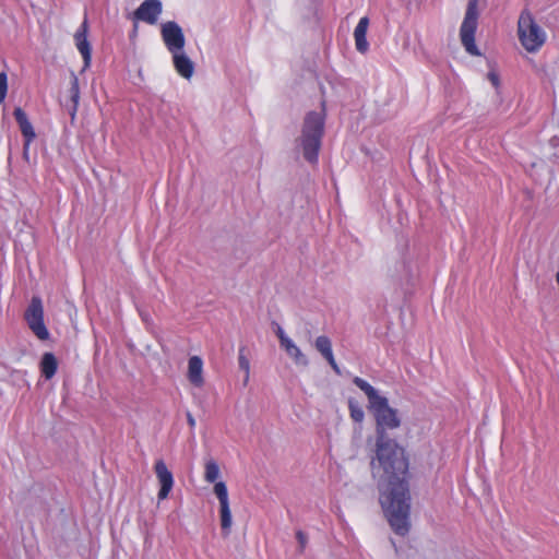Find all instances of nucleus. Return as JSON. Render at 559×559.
<instances>
[{
	"instance_id": "obj_15",
	"label": "nucleus",
	"mask_w": 559,
	"mask_h": 559,
	"mask_svg": "<svg viewBox=\"0 0 559 559\" xmlns=\"http://www.w3.org/2000/svg\"><path fill=\"white\" fill-rule=\"evenodd\" d=\"M189 382L201 388L204 384L203 378V361L199 356H192L188 361V373H187Z\"/></svg>"
},
{
	"instance_id": "obj_16",
	"label": "nucleus",
	"mask_w": 559,
	"mask_h": 559,
	"mask_svg": "<svg viewBox=\"0 0 559 559\" xmlns=\"http://www.w3.org/2000/svg\"><path fill=\"white\" fill-rule=\"evenodd\" d=\"M171 56L177 73L185 79H190L194 72V64L191 59L182 50L171 53Z\"/></svg>"
},
{
	"instance_id": "obj_18",
	"label": "nucleus",
	"mask_w": 559,
	"mask_h": 559,
	"mask_svg": "<svg viewBox=\"0 0 559 559\" xmlns=\"http://www.w3.org/2000/svg\"><path fill=\"white\" fill-rule=\"evenodd\" d=\"M40 372L45 379H51L58 369V361L52 353H45L40 360Z\"/></svg>"
},
{
	"instance_id": "obj_26",
	"label": "nucleus",
	"mask_w": 559,
	"mask_h": 559,
	"mask_svg": "<svg viewBox=\"0 0 559 559\" xmlns=\"http://www.w3.org/2000/svg\"><path fill=\"white\" fill-rule=\"evenodd\" d=\"M187 421H188V425L190 426V428L195 427V419L190 413L187 414Z\"/></svg>"
},
{
	"instance_id": "obj_4",
	"label": "nucleus",
	"mask_w": 559,
	"mask_h": 559,
	"mask_svg": "<svg viewBox=\"0 0 559 559\" xmlns=\"http://www.w3.org/2000/svg\"><path fill=\"white\" fill-rule=\"evenodd\" d=\"M478 25V0H468L464 20L460 28L461 43L472 56H480L475 44V34Z\"/></svg>"
},
{
	"instance_id": "obj_11",
	"label": "nucleus",
	"mask_w": 559,
	"mask_h": 559,
	"mask_svg": "<svg viewBox=\"0 0 559 559\" xmlns=\"http://www.w3.org/2000/svg\"><path fill=\"white\" fill-rule=\"evenodd\" d=\"M314 347L322 355V357L328 361V364L331 366L333 371L336 374H341V369H340V367L334 358V355H333L331 340L325 335H320L314 341Z\"/></svg>"
},
{
	"instance_id": "obj_19",
	"label": "nucleus",
	"mask_w": 559,
	"mask_h": 559,
	"mask_svg": "<svg viewBox=\"0 0 559 559\" xmlns=\"http://www.w3.org/2000/svg\"><path fill=\"white\" fill-rule=\"evenodd\" d=\"M69 93H70V98L72 102L71 115L73 117L78 110L79 100H80V86H79V80L76 76H73L71 80V86H70Z\"/></svg>"
},
{
	"instance_id": "obj_24",
	"label": "nucleus",
	"mask_w": 559,
	"mask_h": 559,
	"mask_svg": "<svg viewBox=\"0 0 559 559\" xmlns=\"http://www.w3.org/2000/svg\"><path fill=\"white\" fill-rule=\"evenodd\" d=\"M296 538L299 542L301 550H302L305 548L306 544H307V536H306V534L304 532H301V531H298L296 533Z\"/></svg>"
},
{
	"instance_id": "obj_20",
	"label": "nucleus",
	"mask_w": 559,
	"mask_h": 559,
	"mask_svg": "<svg viewBox=\"0 0 559 559\" xmlns=\"http://www.w3.org/2000/svg\"><path fill=\"white\" fill-rule=\"evenodd\" d=\"M219 477V467L214 460H209L205 463L204 479L207 483H215Z\"/></svg>"
},
{
	"instance_id": "obj_1",
	"label": "nucleus",
	"mask_w": 559,
	"mask_h": 559,
	"mask_svg": "<svg viewBox=\"0 0 559 559\" xmlns=\"http://www.w3.org/2000/svg\"><path fill=\"white\" fill-rule=\"evenodd\" d=\"M353 383L366 394L376 421V450L370 466L378 479L381 507L395 534L405 536L411 527L409 461L405 449L386 435L401 426L399 412L366 380L355 377Z\"/></svg>"
},
{
	"instance_id": "obj_2",
	"label": "nucleus",
	"mask_w": 559,
	"mask_h": 559,
	"mask_svg": "<svg viewBox=\"0 0 559 559\" xmlns=\"http://www.w3.org/2000/svg\"><path fill=\"white\" fill-rule=\"evenodd\" d=\"M324 131V118L321 114L309 112L304 122L301 145L305 158L310 163L318 160L321 139Z\"/></svg>"
},
{
	"instance_id": "obj_3",
	"label": "nucleus",
	"mask_w": 559,
	"mask_h": 559,
	"mask_svg": "<svg viewBox=\"0 0 559 559\" xmlns=\"http://www.w3.org/2000/svg\"><path fill=\"white\" fill-rule=\"evenodd\" d=\"M518 34L522 46L530 52L540 49L546 40V33L535 22L532 13L524 10L518 21Z\"/></svg>"
},
{
	"instance_id": "obj_7",
	"label": "nucleus",
	"mask_w": 559,
	"mask_h": 559,
	"mask_svg": "<svg viewBox=\"0 0 559 559\" xmlns=\"http://www.w3.org/2000/svg\"><path fill=\"white\" fill-rule=\"evenodd\" d=\"M214 493L219 501L221 527L225 536L229 535L233 520L229 508L228 490L224 481H217L214 485Z\"/></svg>"
},
{
	"instance_id": "obj_8",
	"label": "nucleus",
	"mask_w": 559,
	"mask_h": 559,
	"mask_svg": "<svg viewBox=\"0 0 559 559\" xmlns=\"http://www.w3.org/2000/svg\"><path fill=\"white\" fill-rule=\"evenodd\" d=\"M154 472L160 485L157 498L158 500H165L174 487L173 473L168 469L166 463L163 460H157L155 462Z\"/></svg>"
},
{
	"instance_id": "obj_14",
	"label": "nucleus",
	"mask_w": 559,
	"mask_h": 559,
	"mask_svg": "<svg viewBox=\"0 0 559 559\" xmlns=\"http://www.w3.org/2000/svg\"><path fill=\"white\" fill-rule=\"evenodd\" d=\"M277 336L281 346L286 350L289 357H292L297 365L307 366L309 364L307 357L302 354L300 348L287 337L282 329H278Z\"/></svg>"
},
{
	"instance_id": "obj_5",
	"label": "nucleus",
	"mask_w": 559,
	"mask_h": 559,
	"mask_svg": "<svg viewBox=\"0 0 559 559\" xmlns=\"http://www.w3.org/2000/svg\"><path fill=\"white\" fill-rule=\"evenodd\" d=\"M24 319L37 338L40 341H47L49 338V331L44 322L43 302L38 296L32 297L31 302L25 310Z\"/></svg>"
},
{
	"instance_id": "obj_25",
	"label": "nucleus",
	"mask_w": 559,
	"mask_h": 559,
	"mask_svg": "<svg viewBox=\"0 0 559 559\" xmlns=\"http://www.w3.org/2000/svg\"><path fill=\"white\" fill-rule=\"evenodd\" d=\"M488 79L489 81L491 82V84L495 86V87H498L499 86V83H500V80H499V76L497 73L495 72H489L488 73Z\"/></svg>"
},
{
	"instance_id": "obj_6",
	"label": "nucleus",
	"mask_w": 559,
	"mask_h": 559,
	"mask_svg": "<svg viewBox=\"0 0 559 559\" xmlns=\"http://www.w3.org/2000/svg\"><path fill=\"white\" fill-rule=\"evenodd\" d=\"M160 35L170 53L180 52L185 48L186 39L182 28L174 21L162 25Z\"/></svg>"
},
{
	"instance_id": "obj_21",
	"label": "nucleus",
	"mask_w": 559,
	"mask_h": 559,
	"mask_svg": "<svg viewBox=\"0 0 559 559\" xmlns=\"http://www.w3.org/2000/svg\"><path fill=\"white\" fill-rule=\"evenodd\" d=\"M348 409H349L350 418L355 423L360 424L364 421V418H365L364 409L361 408V406L359 405V403L356 400L349 399Z\"/></svg>"
},
{
	"instance_id": "obj_17",
	"label": "nucleus",
	"mask_w": 559,
	"mask_h": 559,
	"mask_svg": "<svg viewBox=\"0 0 559 559\" xmlns=\"http://www.w3.org/2000/svg\"><path fill=\"white\" fill-rule=\"evenodd\" d=\"M368 27H369V17L362 16L359 20V22L356 25L355 31H354L355 46H356V49L361 53H365L369 48V44L366 38Z\"/></svg>"
},
{
	"instance_id": "obj_10",
	"label": "nucleus",
	"mask_w": 559,
	"mask_h": 559,
	"mask_svg": "<svg viewBox=\"0 0 559 559\" xmlns=\"http://www.w3.org/2000/svg\"><path fill=\"white\" fill-rule=\"evenodd\" d=\"M87 33L88 23L87 19L85 17L74 34L75 46L83 58L84 68H88L91 66L92 60V47L87 39Z\"/></svg>"
},
{
	"instance_id": "obj_9",
	"label": "nucleus",
	"mask_w": 559,
	"mask_h": 559,
	"mask_svg": "<svg viewBox=\"0 0 559 559\" xmlns=\"http://www.w3.org/2000/svg\"><path fill=\"white\" fill-rule=\"evenodd\" d=\"M162 13V3L159 0H145L134 11V19L147 24H155Z\"/></svg>"
},
{
	"instance_id": "obj_12",
	"label": "nucleus",
	"mask_w": 559,
	"mask_h": 559,
	"mask_svg": "<svg viewBox=\"0 0 559 559\" xmlns=\"http://www.w3.org/2000/svg\"><path fill=\"white\" fill-rule=\"evenodd\" d=\"M13 116L19 124L20 131L24 138V145L28 146L36 138L33 124L27 118V115L21 107H16L13 111Z\"/></svg>"
},
{
	"instance_id": "obj_13",
	"label": "nucleus",
	"mask_w": 559,
	"mask_h": 559,
	"mask_svg": "<svg viewBox=\"0 0 559 559\" xmlns=\"http://www.w3.org/2000/svg\"><path fill=\"white\" fill-rule=\"evenodd\" d=\"M13 116L19 124L20 131L24 138V145L28 146L36 138L33 124L27 118V115L21 107H16L13 111Z\"/></svg>"
},
{
	"instance_id": "obj_23",
	"label": "nucleus",
	"mask_w": 559,
	"mask_h": 559,
	"mask_svg": "<svg viewBox=\"0 0 559 559\" xmlns=\"http://www.w3.org/2000/svg\"><path fill=\"white\" fill-rule=\"evenodd\" d=\"M8 94V75L5 72L0 73V105L4 102Z\"/></svg>"
},
{
	"instance_id": "obj_22",
	"label": "nucleus",
	"mask_w": 559,
	"mask_h": 559,
	"mask_svg": "<svg viewBox=\"0 0 559 559\" xmlns=\"http://www.w3.org/2000/svg\"><path fill=\"white\" fill-rule=\"evenodd\" d=\"M245 347L239 348L238 364L239 368L245 372V383H247L249 381L250 376V361L248 357L245 355Z\"/></svg>"
}]
</instances>
